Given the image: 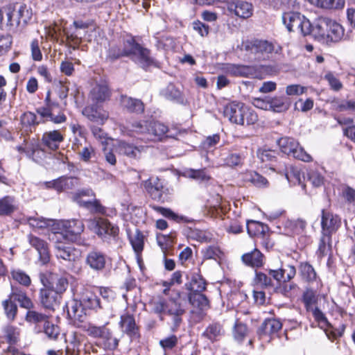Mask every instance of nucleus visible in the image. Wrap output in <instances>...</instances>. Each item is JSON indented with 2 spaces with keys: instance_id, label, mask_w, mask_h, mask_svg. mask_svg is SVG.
<instances>
[{
  "instance_id": "nucleus-13",
  "label": "nucleus",
  "mask_w": 355,
  "mask_h": 355,
  "mask_svg": "<svg viewBox=\"0 0 355 355\" xmlns=\"http://www.w3.org/2000/svg\"><path fill=\"white\" fill-rule=\"evenodd\" d=\"M245 106L243 103L232 102L227 105L223 114L231 123L243 125V113Z\"/></svg>"
},
{
  "instance_id": "nucleus-64",
  "label": "nucleus",
  "mask_w": 355,
  "mask_h": 355,
  "mask_svg": "<svg viewBox=\"0 0 355 355\" xmlns=\"http://www.w3.org/2000/svg\"><path fill=\"white\" fill-rule=\"evenodd\" d=\"M224 164L234 167L241 164L242 157L237 153H230L223 158Z\"/></svg>"
},
{
  "instance_id": "nucleus-29",
  "label": "nucleus",
  "mask_w": 355,
  "mask_h": 355,
  "mask_svg": "<svg viewBox=\"0 0 355 355\" xmlns=\"http://www.w3.org/2000/svg\"><path fill=\"white\" fill-rule=\"evenodd\" d=\"M18 203L12 196L0 198V216H9L18 210Z\"/></svg>"
},
{
  "instance_id": "nucleus-41",
  "label": "nucleus",
  "mask_w": 355,
  "mask_h": 355,
  "mask_svg": "<svg viewBox=\"0 0 355 355\" xmlns=\"http://www.w3.org/2000/svg\"><path fill=\"white\" fill-rule=\"evenodd\" d=\"M119 153L131 158L139 157L141 154V149L125 141H120L117 146Z\"/></svg>"
},
{
  "instance_id": "nucleus-15",
  "label": "nucleus",
  "mask_w": 355,
  "mask_h": 355,
  "mask_svg": "<svg viewBox=\"0 0 355 355\" xmlns=\"http://www.w3.org/2000/svg\"><path fill=\"white\" fill-rule=\"evenodd\" d=\"M28 242L37 252L40 263L42 265L48 263L51 259L48 243L44 240L32 234L28 236Z\"/></svg>"
},
{
  "instance_id": "nucleus-37",
  "label": "nucleus",
  "mask_w": 355,
  "mask_h": 355,
  "mask_svg": "<svg viewBox=\"0 0 355 355\" xmlns=\"http://www.w3.org/2000/svg\"><path fill=\"white\" fill-rule=\"evenodd\" d=\"M128 129L133 134H137L139 136V139L141 141H146V137L149 130V121H134L128 126Z\"/></svg>"
},
{
  "instance_id": "nucleus-31",
  "label": "nucleus",
  "mask_w": 355,
  "mask_h": 355,
  "mask_svg": "<svg viewBox=\"0 0 355 355\" xmlns=\"http://www.w3.org/2000/svg\"><path fill=\"white\" fill-rule=\"evenodd\" d=\"M110 96V89L108 87L104 84L95 85L89 93V98L96 104L101 103L108 100Z\"/></svg>"
},
{
  "instance_id": "nucleus-5",
  "label": "nucleus",
  "mask_w": 355,
  "mask_h": 355,
  "mask_svg": "<svg viewBox=\"0 0 355 355\" xmlns=\"http://www.w3.org/2000/svg\"><path fill=\"white\" fill-rule=\"evenodd\" d=\"M282 21L290 32L297 31L303 35L310 32V21L299 12H288L282 15Z\"/></svg>"
},
{
  "instance_id": "nucleus-34",
  "label": "nucleus",
  "mask_w": 355,
  "mask_h": 355,
  "mask_svg": "<svg viewBox=\"0 0 355 355\" xmlns=\"http://www.w3.org/2000/svg\"><path fill=\"white\" fill-rule=\"evenodd\" d=\"M243 262L252 268H260L263 265V254L257 248L242 255Z\"/></svg>"
},
{
  "instance_id": "nucleus-44",
  "label": "nucleus",
  "mask_w": 355,
  "mask_h": 355,
  "mask_svg": "<svg viewBox=\"0 0 355 355\" xmlns=\"http://www.w3.org/2000/svg\"><path fill=\"white\" fill-rule=\"evenodd\" d=\"M49 319V317L42 313L37 312L35 310L28 309L25 315V320L33 324H38L43 323V324Z\"/></svg>"
},
{
  "instance_id": "nucleus-59",
  "label": "nucleus",
  "mask_w": 355,
  "mask_h": 355,
  "mask_svg": "<svg viewBox=\"0 0 355 355\" xmlns=\"http://www.w3.org/2000/svg\"><path fill=\"white\" fill-rule=\"evenodd\" d=\"M248 180L257 187L263 188L269 185L267 179L256 172L250 173Z\"/></svg>"
},
{
  "instance_id": "nucleus-28",
  "label": "nucleus",
  "mask_w": 355,
  "mask_h": 355,
  "mask_svg": "<svg viewBox=\"0 0 355 355\" xmlns=\"http://www.w3.org/2000/svg\"><path fill=\"white\" fill-rule=\"evenodd\" d=\"M168 132V127L158 121H149V130L146 141H159Z\"/></svg>"
},
{
  "instance_id": "nucleus-32",
  "label": "nucleus",
  "mask_w": 355,
  "mask_h": 355,
  "mask_svg": "<svg viewBox=\"0 0 355 355\" xmlns=\"http://www.w3.org/2000/svg\"><path fill=\"white\" fill-rule=\"evenodd\" d=\"M329 18L320 17L317 19L313 24L310 23V32L309 35H312L318 39H325L327 28L328 27V21Z\"/></svg>"
},
{
  "instance_id": "nucleus-38",
  "label": "nucleus",
  "mask_w": 355,
  "mask_h": 355,
  "mask_svg": "<svg viewBox=\"0 0 355 355\" xmlns=\"http://www.w3.org/2000/svg\"><path fill=\"white\" fill-rule=\"evenodd\" d=\"M185 288L189 292H202L206 288V282L200 275L193 272L191 282L185 284Z\"/></svg>"
},
{
  "instance_id": "nucleus-60",
  "label": "nucleus",
  "mask_w": 355,
  "mask_h": 355,
  "mask_svg": "<svg viewBox=\"0 0 355 355\" xmlns=\"http://www.w3.org/2000/svg\"><path fill=\"white\" fill-rule=\"evenodd\" d=\"M46 33L52 38L58 40L60 36L62 35V33H63V28L62 26L57 23L54 22L52 24L46 26Z\"/></svg>"
},
{
  "instance_id": "nucleus-48",
  "label": "nucleus",
  "mask_w": 355,
  "mask_h": 355,
  "mask_svg": "<svg viewBox=\"0 0 355 355\" xmlns=\"http://www.w3.org/2000/svg\"><path fill=\"white\" fill-rule=\"evenodd\" d=\"M11 277L13 280L25 287H28L31 284L29 275L21 270H12L11 271Z\"/></svg>"
},
{
  "instance_id": "nucleus-50",
  "label": "nucleus",
  "mask_w": 355,
  "mask_h": 355,
  "mask_svg": "<svg viewBox=\"0 0 355 355\" xmlns=\"http://www.w3.org/2000/svg\"><path fill=\"white\" fill-rule=\"evenodd\" d=\"M277 152L268 148H260L257 150V157L263 163H270L276 160Z\"/></svg>"
},
{
  "instance_id": "nucleus-33",
  "label": "nucleus",
  "mask_w": 355,
  "mask_h": 355,
  "mask_svg": "<svg viewBox=\"0 0 355 355\" xmlns=\"http://www.w3.org/2000/svg\"><path fill=\"white\" fill-rule=\"evenodd\" d=\"M248 233L250 236L266 239L268 234V227L262 223L250 220L247 223Z\"/></svg>"
},
{
  "instance_id": "nucleus-7",
  "label": "nucleus",
  "mask_w": 355,
  "mask_h": 355,
  "mask_svg": "<svg viewBox=\"0 0 355 355\" xmlns=\"http://www.w3.org/2000/svg\"><path fill=\"white\" fill-rule=\"evenodd\" d=\"M53 234H62L64 241H73L84 230V224L79 220H62L56 224Z\"/></svg>"
},
{
  "instance_id": "nucleus-42",
  "label": "nucleus",
  "mask_w": 355,
  "mask_h": 355,
  "mask_svg": "<svg viewBox=\"0 0 355 355\" xmlns=\"http://www.w3.org/2000/svg\"><path fill=\"white\" fill-rule=\"evenodd\" d=\"M223 334V329L221 325L218 323H213L206 328L202 336L213 342L219 339Z\"/></svg>"
},
{
  "instance_id": "nucleus-58",
  "label": "nucleus",
  "mask_w": 355,
  "mask_h": 355,
  "mask_svg": "<svg viewBox=\"0 0 355 355\" xmlns=\"http://www.w3.org/2000/svg\"><path fill=\"white\" fill-rule=\"evenodd\" d=\"M19 16L20 22L26 24L32 17V10L26 4L15 5Z\"/></svg>"
},
{
  "instance_id": "nucleus-30",
  "label": "nucleus",
  "mask_w": 355,
  "mask_h": 355,
  "mask_svg": "<svg viewBox=\"0 0 355 355\" xmlns=\"http://www.w3.org/2000/svg\"><path fill=\"white\" fill-rule=\"evenodd\" d=\"M121 106L128 112L136 114H142L144 112V104L137 98H133L127 96H121Z\"/></svg>"
},
{
  "instance_id": "nucleus-25",
  "label": "nucleus",
  "mask_w": 355,
  "mask_h": 355,
  "mask_svg": "<svg viewBox=\"0 0 355 355\" xmlns=\"http://www.w3.org/2000/svg\"><path fill=\"white\" fill-rule=\"evenodd\" d=\"M87 33L71 26L68 29L63 30V35L66 37L67 45L77 49L82 42V39Z\"/></svg>"
},
{
  "instance_id": "nucleus-36",
  "label": "nucleus",
  "mask_w": 355,
  "mask_h": 355,
  "mask_svg": "<svg viewBox=\"0 0 355 355\" xmlns=\"http://www.w3.org/2000/svg\"><path fill=\"white\" fill-rule=\"evenodd\" d=\"M83 304L77 301H72L67 305L69 317L74 320L83 322L86 317Z\"/></svg>"
},
{
  "instance_id": "nucleus-39",
  "label": "nucleus",
  "mask_w": 355,
  "mask_h": 355,
  "mask_svg": "<svg viewBox=\"0 0 355 355\" xmlns=\"http://www.w3.org/2000/svg\"><path fill=\"white\" fill-rule=\"evenodd\" d=\"M130 46L127 45V40L124 41L123 47L112 46L108 51L107 58L111 60L119 59L121 57L130 56Z\"/></svg>"
},
{
  "instance_id": "nucleus-23",
  "label": "nucleus",
  "mask_w": 355,
  "mask_h": 355,
  "mask_svg": "<svg viewBox=\"0 0 355 355\" xmlns=\"http://www.w3.org/2000/svg\"><path fill=\"white\" fill-rule=\"evenodd\" d=\"M145 188L150 197L157 201L163 200L164 187L158 178H150L145 182Z\"/></svg>"
},
{
  "instance_id": "nucleus-47",
  "label": "nucleus",
  "mask_w": 355,
  "mask_h": 355,
  "mask_svg": "<svg viewBox=\"0 0 355 355\" xmlns=\"http://www.w3.org/2000/svg\"><path fill=\"white\" fill-rule=\"evenodd\" d=\"M85 306L92 309L101 308L100 300L92 292H86L82 297V302Z\"/></svg>"
},
{
  "instance_id": "nucleus-9",
  "label": "nucleus",
  "mask_w": 355,
  "mask_h": 355,
  "mask_svg": "<svg viewBox=\"0 0 355 355\" xmlns=\"http://www.w3.org/2000/svg\"><path fill=\"white\" fill-rule=\"evenodd\" d=\"M89 227L102 238L106 236H115L119 232L118 227L111 224L107 219L102 218L90 220Z\"/></svg>"
},
{
  "instance_id": "nucleus-52",
  "label": "nucleus",
  "mask_w": 355,
  "mask_h": 355,
  "mask_svg": "<svg viewBox=\"0 0 355 355\" xmlns=\"http://www.w3.org/2000/svg\"><path fill=\"white\" fill-rule=\"evenodd\" d=\"M286 178L293 184H301L302 178L300 171L295 167L291 166L286 173Z\"/></svg>"
},
{
  "instance_id": "nucleus-2",
  "label": "nucleus",
  "mask_w": 355,
  "mask_h": 355,
  "mask_svg": "<svg viewBox=\"0 0 355 355\" xmlns=\"http://www.w3.org/2000/svg\"><path fill=\"white\" fill-rule=\"evenodd\" d=\"M84 331L94 338H100L102 341L101 345L104 349L114 350L119 345V339L114 337L111 329L107 326H96L89 323L83 326Z\"/></svg>"
},
{
  "instance_id": "nucleus-56",
  "label": "nucleus",
  "mask_w": 355,
  "mask_h": 355,
  "mask_svg": "<svg viewBox=\"0 0 355 355\" xmlns=\"http://www.w3.org/2000/svg\"><path fill=\"white\" fill-rule=\"evenodd\" d=\"M303 302L306 311H311L317 302L316 292L312 289L307 288L302 296Z\"/></svg>"
},
{
  "instance_id": "nucleus-62",
  "label": "nucleus",
  "mask_w": 355,
  "mask_h": 355,
  "mask_svg": "<svg viewBox=\"0 0 355 355\" xmlns=\"http://www.w3.org/2000/svg\"><path fill=\"white\" fill-rule=\"evenodd\" d=\"M324 78L328 82L331 89L334 91L338 92L343 88L342 83L337 77L334 75L333 73L330 71L324 75Z\"/></svg>"
},
{
  "instance_id": "nucleus-6",
  "label": "nucleus",
  "mask_w": 355,
  "mask_h": 355,
  "mask_svg": "<svg viewBox=\"0 0 355 355\" xmlns=\"http://www.w3.org/2000/svg\"><path fill=\"white\" fill-rule=\"evenodd\" d=\"M127 45L131 47L130 57L142 68L157 66V62L151 56L150 51L137 43L133 38L127 39Z\"/></svg>"
},
{
  "instance_id": "nucleus-20",
  "label": "nucleus",
  "mask_w": 355,
  "mask_h": 355,
  "mask_svg": "<svg viewBox=\"0 0 355 355\" xmlns=\"http://www.w3.org/2000/svg\"><path fill=\"white\" fill-rule=\"evenodd\" d=\"M85 263L94 271L101 272L105 268L106 257L101 252L92 250L87 253Z\"/></svg>"
},
{
  "instance_id": "nucleus-18",
  "label": "nucleus",
  "mask_w": 355,
  "mask_h": 355,
  "mask_svg": "<svg viewBox=\"0 0 355 355\" xmlns=\"http://www.w3.org/2000/svg\"><path fill=\"white\" fill-rule=\"evenodd\" d=\"M227 10L239 17L247 19L253 14V6L249 2L238 0L228 3Z\"/></svg>"
},
{
  "instance_id": "nucleus-40",
  "label": "nucleus",
  "mask_w": 355,
  "mask_h": 355,
  "mask_svg": "<svg viewBox=\"0 0 355 355\" xmlns=\"http://www.w3.org/2000/svg\"><path fill=\"white\" fill-rule=\"evenodd\" d=\"M175 233L171 232L169 234H158L157 236V241L158 245L160 247L163 254L167 252L175 243Z\"/></svg>"
},
{
  "instance_id": "nucleus-14",
  "label": "nucleus",
  "mask_w": 355,
  "mask_h": 355,
  "mask_svg": "<svg viewBox=\"0 0 355 355\" xmlns=\"http://www.w3.org/2000/svg\"><path fill=\"white\" fill-rule=\"evenodd\" d=\"M60 300L61 295L49 287L40 291V301L46 309L54 310L60 304Z\"/></svg>"
},
{
  "instance_id": "nucleus-51",
  "label": "nucleus",
  "mask_w": 355,
  "mask_h": 355,
  "mask_svg": "<svg viewBox=\"0 0 355 355\" xmlns=\"http://www.w3.org/2000/svg\"><path fill=\"white\" fill-rule=\"evenodd\" d=\"M3 333L6 341L10 345L15 344L19 340L20 332L18 328L7 326L4 328Z\"/></svg>"
},
{
  "instance_id": "nucleus-49",
  "label": "nucleus",
  "mask_w": 355,
  "mask_h": 355,
  "mask_svg": "<svg viewBox=\"0 0 355 355\" xmlns=\"http://www.w3.org/2000/svg\"><path fill=\"white\" fill-rule=\"evenodd\" d=\"M130 241L133 248L134 251L139 254L144 249V235L137 230L135 233L130 236Z\"/></svg>"
},
{
  "instance_id": "nucleus-3",
  "label": "nucleus",
  "mask_w": 355,
  "mask_h": 355,
  "mask_svg": "<svg viewBox=\"0 0 355 355\" xmlns=\"http://www.w3.org/2000/svg\"><path fill=\"white\" fill-rule=\"evenodd\" d=\"M277 143L281 151L284 154L305 162L312 161V157L300 146L298 141L295 139L282 137Z\"/></svg>"
},
{
  "instance_id": "nucleus-55",
  "label": "nucleus",
  "mask_w": 355,
  "mask_h": 355,
  "mask_svg": "<svg viewBox=\"0 0 355 355\" xmlns=\"http://www.w3.org/2000/svg\"><path fill=\"white\" fill-rule=\"evenodd\" d=\"M2 305L8 319L12 321L14 320L17 313V305L10 299L4 300Z\"/></svg>"
},
{
  "instance_id": "nucleus-1",
  "label": "nucleus",
  "mask_w": 355,
  "mask_h": 355,
  "mask_svg": "<svg viewBox=\"0 0 355 355\" xmlns=\"http://www.w3.org/2000/svg\"><path fill=\"white\" fill-rule=\"evenodd\" d=\"M149 305L151 311L159 315L161 320H164V315L171 318V329L172 331H176L182 322V316L186 312L185 307L182 303L180 293H178L175 297H170L168 300L162 297L152 299Z\"/></svg>"
},
{
  "instance_id": "nucleus-22",
  "label": "nucleus",
  "mask_w": 355,
  "mask_h": 355,
  "mask_svg": "<svg viewBox=\"0 0 355 355\" xmlns=\"http://www.w3.org/2000/svg\"><path fill=\"white\" fill-rule=\"evenodd\" d=\"M83 114L89 120L101 124L104 123L109 117L108 112L96 105L85 107L83 110Z\"/></svg>"
},
{
  "instance_id": "nucleus-11",
  "label": "nucleus",
  "mask_w": 355,
  "mask_h": 355,
  "mask_svg": "<svg viewBox=\"0 0 355 355\" xmlns=\"http://www.w3.org/2000/svg\"><path fill=\"white\" fill-rule=\"evenodd\" d=\"M246 49L254 54L258 59H264L275 51V46L272 42L267 40H255L247 44Z\"/></svg>"
},
{
  "instance_id": "nucleus-61",
  "label": "nucleus",
  "mask_w": 355,
  "mask_h": 355,
  "mask_svg": "<svg viewBox=\"0 0 355 355\" xmlns=\"http://www.w3.org/2000/svg\"><path fill=\"white\" fill-rule=\"evenodd\" d=\"M318 5L326 9H339L344 6V0H318Z\"/></svg>"
},
{
  "instance_id": "nucleus-10",
  "label": "nucleus",
  "mask_w": 355,
  "mask_h": 355,
  "mask_svg": "<svg viewBox=\"0 0 355 355\" xmlns=\"http://www.w3.org/2000/svg\"><path fill=\"white\" fill-rule=\"evenodd\" d=\"M282 322L275 318H269L263 321L258 329L257 334L260 340L269 343L272 336L282 329Z\"/></svg>"
},
{
  "instance_id": "nucleus-24",
  "label": "nucleus",
  "mask_w": 355,
  "mask_h": 355,
  "mask_svg": "<svg viewBox=\"0 0 355 355\" xmlns=\"http://www.w3.org/2000/svg\"><path fill=\"white\" fill-rule=\"evenodd\" d=\"M62 134L57 130L45 132L42 137V144L47 148L55 150L59 148L60 144L63 141Z\"/></svg>"
},
{
  "instance_id": "nucleus-46",
  "label": "nucleus",
  "mask_w": 355,
  "mask_h": 355,
  "mask_svg": "<svg viewBox=\"0 0 355 355\" xmlns=\"http://www.w3.org/2000/svg\"><path fill=\"white\" fill-rule=\"evenodd\" d=\"M300 273L302 279L306 282H313L316 280V272L313 266L307 262L300 263Z\"/></svg>"
},
{
  "instance_id": "nucleus-19",
  "label": "nucleus",
  "mask_w": 355,
  "mask_h": 355,
  "mask_svg": "<svg viewBox=\"0 0 355 355\" xmlns=\"http://www.w3.org/2000/svg\"><path fill=\"white\" fill-rule=\"evenodd\" d=\"M40 279L44 287L53 289L60 295L66 291L68 286V281L65 277L55 275H50V280L45 275H40Z\"/></svg>"
},
{
  "instance_id": "nucleus-16",
  "label": "nucleus",
  "mask_w": 355,
  "mask_h": 355,
  "mask_svg": "<svg viewBox=\"0 0 355 355\" xmlns=\"http://www.w3.org/2000/svg\"><path fill=\"white\" fill-rule=\"evenodd\" d=\"M224 69L227 74L233 76L256 78L259 74L255 66L227 64Z\"/></svg>"
},
{
  "instance_id": "nucleus-35",
  "label": "nucleus",
  "mask_w": 355,
  "mask_h": 355,
  "mask_svg": "<svg viewBox=\"0 0 355 355\" xmlns=\"http://www.w3.org/2000/svg\"><path fill=\"white\" fill-rule=\"evenodd\" d=\"M189 303L200 311H206L209 308V301L202 292H189L188 294Z\"/></svg>"
},
{
  "instance_id": "nucleus-26",
  "label": "nucleus",
  "mask_w": 355,
  "mask_h": 355,
  "mask_svg": "<svg viewBox=\"0 0 355 355\" xmlns=\"http://www.w3.org/2000/svg\"><path fill=\"white\" fill-rule=\"evenodd\" d=\"M344 36V28L341 24L329 19L328 27L327 28L325 39L326 42H337L342 40Z\"/></svg>"
},
{
  "instance_id": "nucleus-53",
  "label": "nucleus",
  "mask_w": 355,
  "mask_h": 355,
  "mask_svg": "<svg viewBox=\"0 0 355 355\" xmlns=\"http://www.w3.org/2000/svg\"><path fill=\"white\" fill-rule=\"evenodd\" d=\"M150 207L157 211V213L162 214L164 217L172 219L175 221L179 222L184 219L183 216H179L175 213H174L171 209L168 208H164L162 207L157 206V205H150Z\"/></svg>"
},
{
  "instance_id": "nucleus-12",
  "label": "nucleus",
  "mask_w": 355,
  "mask_h": 355,
  "mask_svg": "<svg viewBox=\"0 0 355 355\" xmlns=\"http://www.w3.org/2000/svg\"><path fill=\"white\" fill-rule=\"evenodd\" d=\"M85 335L78 331H71L65 338L67 355H79L80 347L86 340Z\"/></svg>"
},
{
  "instance_id": "nucleus-43",
  "label": "nucleus",
  "mask_w": 355,
  "mask_h": 355,
  "mask_svg": "<svg viewBox=\"0 0 355 355\" xmlns=\"http://www.w3.org/2000/svg\"><path fill=\"white\" fill-rule=\"evenodd\" d=\"M321 237L318 244V252L320 256H326L331 252V234L321 232Z\"/></svg>"
},
{
  "instance_id": "nucleus-21",
  "label": "nucleus",
  "mask_w": 355,
  "mask_h": 355,
  "mask_svg": "<svg viewBox=\"0 0 355 355\" xmlns=\"http://www.w3.org/2000/svg\"><path fill=\"white\" fill-rule=\"evenodd\" d=\"M48 188H53L58 192L72 189L79 184V180L75 177H60L46 183Z\"/></svg>"
},
{
  "instance_id": "nucleus-27",
  "label": "nucleus",
  "mask_w": 355,
  "mask_h": 355,
  "mask_svg": "<svg viewBox=\"0 0 355 355\" xmlns=\"http://www.w3.org/2000/svg\"><path fill=\"white\" fill-rule=\"evenodd\" d=\"M120 327L123 333L129 336H137L139 334V328L136 324L135 318L132 315L125 313L121 315L119 322Z\"/></svg>"
},
{
  "instance_id": "nucleus-17",
  "label": "nucleus",
  "mask_w": 355,
  "mask_h": 355,
  "mask_svg": "<svg viewBox=\"0 0 355 355\" xmlns=\"http://www.w3.org/2000/svg\"><path fill=\"white\" fill-rule=\"evenodd\" d=\"M341 224L340 218L331 212L322 211L321 227L322 232L331 234L336 232Z\"/></svg>"
},
{
  "instance_id": "nucleus-63",
  "label": "nucleus",
  "mask_w": 355,
  "mask_h": 355,
  "mask_svg": "<svg viewBox=\"0 0 355 355\" xmlns=\"http://www.w3.org/2000/svg\"><path fill=\"white\" fill-rule=\"evenodd\" d=\"M81 207H85L87 209L90 210L92 212L103 214L105 211V209L103 207L100 202L94 199L93 200H87Z\"/></svg>"
},
{
  "instance_id": "nucleus-54",
  "label": "nucleus",
  "mask_w": 355,
  "mask_h": 355,
  "mask_svg": "<svg viewBox=\"0 0 355 355\" xmlns=\"http://www.w3.org/2000/svg\"><path fill=\"white\" fill-rule=\"evenodd\" d=\"M267 102L269 107L272 109L275 112H282L286 110L288 107V105L282 97L270 98L268 99Z\"/></svg>"
},
{
  "instance_id": "nucleus-45",
  "label": "nucleus",
  "mask_w": 355,
  "mask_h": 355,
  "mask_svg": "<svg viewBox=\"0 0 355 355\" xmlns=\"http://www.w3.org/2000/svg\"><path fill=\"white\" fill-rule=\"evenodd\" d=\"M12 12V5L0 8V28H8L11 27V18Z\"/></svg>"
},
{
  "instance_id": "nucleus-57",
  "label": "nucleus",
  "mask_w": 355,
  "mask_h": 355,
  "mask_svg": "<svg viewBox=\"0 0 355 355\" xmlns=\"http://www.w3.org/2000/svg\"><path fill=\"white\" fill-rule=\"evenodd\" d=\"M43 331L51 340H55L60 334L59 327L49 322V319L44 324Z\"/></svg>"
},
{
  "instance_id": "nucleus-4",
  "label": "nucleus",
  "mask_w": 355,
  "mask_h": 355,
  "mask_svg": "<svg viewBox=\"0 0 355 355\" xmlns=\"http://www.w3.org/2000/svg\"><path fill=\"white\" fill-rule=\"evenodd\" d=\"M45 106L38 107L37 113L42 118L53 122L55 124L64 123L67 121V116L62 111H58L59 104L51 101V92L48 91L44 100Z\"/></svg>"
},
{
  "instance_id": "nucleus-8",
  "label": "nucleus",
  "mask_w": 355,
  "mask_h": 355,
  "mask_svg": "<svg viewBox=\"0 0 355 355\" xmlns=\"http://www.w3.org/2000/svg\"><path fill=\"white\" fill-rule=\"evenodd\" d=\"M51 239L54 242L55 255L58 259L66 261H74L77 257L76 250L64 241L62 234H52Z\"/></svg>"
}]
</instances>
